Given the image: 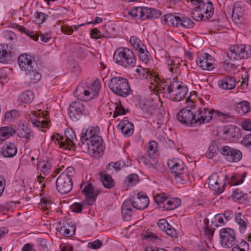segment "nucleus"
Listing matches in <instances>:
<instances>
[{
  "mask_svg": "<svg viewBox=\"0 0 251 251\" xmlns=\"http://www.w3.org/2000/svg\"><path fill=\"white\" fill-rule=\"evenodd\" d=\"M32 57L26 53L21 54L18 60L19 66L22 70L25 72L30 71L33 68Z\"/></svg>",
  "mask_w": 251,
  "mask_h": 251,
  "instance_id": "obj_17",
  "label": "nucleus"
},
{
  "mask_svg": "<svg viewBox=\"0 0 251 251\" xmlns=\"http://www.w3.org/2000/svg\"><path fill=\"white\" fill-rule=\"evenodd\" d=\"M127 112V110H126L124 107L122 105V104L117 105L115 107V109L113 114V117L116 118L118 116L125 115Z\"/></svg>",
  "mask_w": 251,
  "mask_h": 251,
  "instance_id": "obj_55",
  "label": "nucleus"
},
{
  "mask_svg": "<svg viewBox=\"0 0 251 251\" xmlns=\"http://www.w3.org/2000/svg\"><path fill=\"white\" fill-rule=\"evenodd\" d=\"M138 54L141 60L145 64L150 61L151 55L150 52L147 50L146 47L143 50H141L138 51Z\"/></svg>",
  "mask_w": 251,
  "mask_h": 251,
  "instance_id": "obj_49",
  "label": "nucleus"
},
{
  "mask_svg": "<svg viewBox=\"0 0 251 251\" xmlns=\"http://www.w3.org/2000/svg\"><path fill=\"white\" fill-rule=\"evenodd\" d=\"M51 140L54 142L56 144H58L60 148L63 149L64 150H66L67 149H65L64 147H62L61 143L62 142H65L64 138L60 135L59 134H53L51 137Z\"/></svg>",
  "mask_w": 251,
  "mask_h": 251,
  "instance_id": "obj_53",
  "label": "nucleus"
},
{
  "mask_svg": "<svg viewBox=\"0 0 251 251\" xmlns=\"http://www.w3.org/2000/svg\"><path fill=\"white\" fill-rule=\"evenodd\" d=\"M214 116L217 117L222 122L226 121L230 117V115L228 114L222 113L219 111H214Z\"/></svg>",
  "mask_w": 251,
  "mask_h": 251,
  "instance_id": "obj_59",
  "label": "nucleus"
},
{
  "mask_svg": "<svg viewBox=\"0 0 251 251\" xmlns=\"http://www.w3.org/2000/svg\"><path fill=\"white\" fill-rule=\"evenodd\" d=\"M168 166L171 170L173 176L179 174V173L187 169L184 163L180 160H169L168 162Z\"/></svg>",
  "mask_w": 251,
  "mask_h": 251,
  "instance_id": "obj_20",
  "label": "nucleus"
},
{
  "mask_svg": "<svg viewBox=\"0 0 251 251\" xmlns=\"http://www.w3.org/2000/svg\"><path fill=\"white\" fill-rule=\"evenodd\" d=\"M193 4H200V8L205 14L206 19H208L213 14L214 8L213 4L208 0H191Z\"/></svg>",
  "mask_w": 251,
  "mask_h": 251,
  "instance_id": "obj_15",
  "label": "nucleus"
},
{
  "mask_svg": "<svg viewBox=\"0 0 251 251\" xmlns=\"http://www.w3.org/2000/svg\"><path fill=\"white\" fill-rule=\"evenodd\" d=\"M243 181L242 178H240V176H232L231 178V185H237L241 184Z\"/></svg>",
  "mask_w": 251,
  "mask_h": 251,
  "instance_id": "obj_64",
  "label": "nucleus"
},
{
  "mask_svg": "<svg viewBox=\"0 0 251 251\" xmlns=\"http://www.w3.org/2000/svg\"><path fill=\"white\" fill-rule=\"evenodd\" d=\"M179 87L180 88H178V89H177L178 91H177V93L175 94V101H180L185 97L188 93V89L186 86L184 85H182L179 83Z\"/></svg>",
  "mask_w": 251,
  "mask_h": 251,
  "instance_id": "obj_39",
  "label": "nucleus"
},
{
  "mask_svg": "<svg viewBox=\"0 0 251 251\" xmlns=\"http://www.w3.org/2000/svg\"><path fill=\"white\" fill-rule=\"evenodd\" d=\"M8 46L4 44H0V62L3 61L7 54Z\"/></svg>",
  "mask_w": 251,
  "mask_h": 251,
  "instance_id": "obj_56",
  "label": "nucleus"
},
{
  "mask_svg": "<svg viewBox=\"0 0 251 251\" xmlns=\"http://www.w3.org/2000/svg\"><path fill=\"white\" fill-rule=\"evenodd\" d=\"M196 6L192 11V17L194 20L199 21H201L204 17V13L200 8V4H194Z\"/></svg>",
  "mask_w": 251,
  "mask_h": 251,
  "instance_id": "obj_44",
  "label": "nucleus"
},
{
  "mask_svg": "<svg viewBox=\"0 0 251 251\" xmlns=\"http://www.w3.org/2000/svg\"><path fill=\"white\" fill-rule=\"evenodd\" d=\"M4 37L7 41H14L16 39L17 37L16 34L11 31H5L3 32Z\"/></svg>",
  "mask_w": 251,
  "mask_h": 251,
  "instance_id": "obj_61",
  "label": "nucleus"
},
{
  "mask_svg": "<svg viewBox=\"0 0 251 251\" xmlns=\"http://www.w3.org/2000/svg\"><path fill=\"white\" fill-rule=\"evenodd\" d=\"M100 88V85L99 81L97 80H95L92 85V88H91V90H92V95L93 96V98L98 95Z\"/></svg>",
  "mask_w": 251,
  "mask_h": 251,
  "instance_id": "obj_60",
  "label": "nucleus"
},
{
  "mask_svg": "<svg viewBox=\"0 0 251 251\" xmlns=\"http://www.w3.org/2000/svg\"><path fill=\"white\" fill-rule=\"evenodd\" d=\"M74 95L82 101H88L93 98L91 88L86 87L85 84L83 83L77 86L74 92Z\"/></svg>",
  "mask_w": 251,
  "mask_h": 251,
  "instance_id": "obj_13",
  "label": "nucleus"
},
{
  "mask_svg": "<svg viewBox=\"0 0 251 251\" xmlns=\"http://www.w3.org/2000/svg\"><path fill=\"white\" fill-rule=\"evenodd\" d=\"M179 23L178 26H181L186 28H191L194 25L193 21L188 17H180Z\"/></svg>",
  "mask_w": 251,
  "mask_h": 251,
  "instance_id": "obj_46",
  "label": "nucleus"
},
{
  "mask_svg": "<svg viewBox=\"0 0 251 251\" xmlns=\"http://www.w3.org/2000/svg\"><path fill=\"white\" fill-rule=\"evenodd\" d=\"M173 176L177 183L182 184L188 181L189 178L187 169L184 170L181 173H179V174L175 175V176Z\"/></svg>",
  "mask_w": 251,
  "mask_h": 251,
  "instance_id": "obj_42",
  "label": "nucleus"
},
{
  "mask_svg": "<svg viewBox=\"0 0 251 251\" xmlns=\"http://www.w3.org/2000/svg\"><path fill=\"white\" fill-rule=\"evenodd\" d=\"M235 221L239 226V230L241 233H244L247 227V220L244 217H241V213H236L235 214Z\"/></svg>",
  "mask_w": 251,
  "mask_h": 251,
  "instance_id": "obj_34",
  "label": "nucleus"
},
{
  "mask_svg": "<svg viewBox=\"0 0 251 251\" xmlns=\"http://www.w3.org/2000/svg\"><path fill=\"white\" fill-rule=\"evenodd\" d=\"M34 95L33 93L30 91L27 90L23 92L20 96V99L22 102L30 103L34 99Z\"/></svg>",
  "mask_w": 251,
  "mask_h": 251,
  "instance_id": "obj_41",
  "label": "nucleus"
},
{
  "mask_svg": "<svg viewBox=\"0 0 251 251\" xmlns=\"http://www.w3.org/2000/svg\"><path fill=\"white\" fill-rule=\"evenodd\" d=\"M58 231L63 235L71 237L75 234V226L66 224L58 228Z\"/></svg>",
  "mask_w": 251,
  "mask_h": 251,
  "instance_id": "obj_33",
  "label": "nucleus"
},
{
  "mask_svg": "<svg viewBox=\"0 0 251 251\" xmlns=\"http://www.w3.org/2000/svg\"><path fill=\"white\" fill-rule=\"evenodd\" d=\"M162 20L164 24L174 26H178L179 21H180V17L174 16L172 14H168L164 15L162 17Z\"/></svg>",
  "mask_w": 251,
  "mask_h": 251,
  "instance_id": "obj_31",
  "label": "nucleus"
},
{
  "mask_svg": "<svg viewBox=\"0 0 251 251\" xmlns=\"http://www.w3.org/2000/svg\"><path fill=\"white\" fill-rule=\"evenodd\" d=\"M84 112V106L80 101L73 102L69 109V116L73 121L79 120Z\"/></svg>",
  "mask_w": 251,
  "mask_h": 251,
  "instance_id": "obj_12",
  "label": "nucleus"
},
{
  "mask_svg": "<svg viewBox=\"0 0 251 251\" xmlns=\"http://www.w3.org/2000/svg\"><path fill=\"white\" fill-rule=\"evenodd\" d=\"M251 56V50L249 47L244 45H236L231 47L227 51V58L224 60V64L227 66L235 68L232 61L247 58Z\"/></svg>",
  "mask_w": 251,
  "mask_h": 251,
  "instance_id": "obj_3",
  "label": "nucleus"
},
{
  "mask_svg": "<svg viewBox=\"0 0 251 251\" xmlns=\"http://www.w3.org/2000/svg\"><path fill=\"white\" fill-rule=\"evenodd\" d=\"M65 142H62L61 146L64 147L65 149L70 150L71 147L73 146L74 143V138H75V133L73 131H65Z\"/></svg>",
  "mask_w": 251,
  "mask_h": 251,
  "instance_id": "obj_29",
  "label": "nucleus"
},
{
  "mask_svg": "<svg viewBox=\"0 0 251 251\" xmlns=\"http://www.w3.org/2000/svg\"><path fill=\"white\" fill-rule=\"evenodd\" d=\"M150 19H156L161 15V12L158 10L150 8Z\"/></svg>",
  "mask_w": 251,
  "mask_h": 251,
  "instance_id": "obj_63",
  "label": "nucleus"
},
{
  "mask_svg": "<svg viewBox=\"0 0 251 251\" xmlns=\"http://www.w3.org/2000/svg\"><path fill=\"white\" fill-rule=\"evenodd\" d=\"M27 78L30 81L31 83H35L38 82L41 78V75L33 68L30 71L25 72Z\"/></svg>",
  "mask_w": 251,
  "mask_h": 251,
  "instance_id": "obj_38",
  "label": "nucleus"
},
{
  "mask_svg": "<svg viewBox=\"0 0 251 251\" xmlns=\"http://www.w3.org/2000/svg\"><path fill=\"white\" fill-rule=\"evenodd\" d=\"M16 132L15 130L11 126H2L0 128V143L3 142Z\"/></svg>",
  "mask_w": 251,
  "mask_h": 251,
  "instance_id": "obj_30",
  "label": "nucleus"
},
{
  "mask_svg": "<svg viewBox=\"0 0 251 251\" xmlns=\"http://www.w3.org/2000/svg\"><path fill=\"white\" fill-rule=\"evenodd\" d=\"M157 224L159 228L164 231L168 235L172 238L176 237L177 235L176 230L169 225L166 220L161 219L159 220Z\"/></svg>",
  "mask_w": 251,
  "mask_h": 251,
  "instance_id": "obj_23",
  "label": "nucleus"
},
{
  "mask_svg": "<svg viewBox=\"0 0 251 251\" xmlns=\"http://www.w3.org/2000/svg\"><path fill=\"white\" fill-rule=\"evenodd\" d=\"M220 243L224 248H230L236 243L235 231L230 228H222L220 231Z\"/></svg>",
  "mask_w": 251,
  "mask_h": 251,
  "instance_id": "obj_8",
  "label": "nucleus"
},
{
  "mask_svg": "<svg viewBox=\"0 0 251 251\" xmlns=\"http://www.w3.org/2000/svg\"><path fill=\"white\" fill-rule=\"evenodd\" d=\"M220 152L225 159L229 162H237L242 157V152L238 150L232 148L228 146H223L220 149Z\"/></svg>",
  "mask_w": 251,
  "mask_h": 251,
  "instance_id": "obj_11",
  "label": "nucleus"
},
{
  "mask_svg": "<svg viewBox=\"0 0 251 251\" xmlns=\"http://www.w3.org/2000/svg\"><path fill=\"white\" fill-rule=\"evenodd\" d=\"M118 127L126 136H130L133 133V124L127 120H125L121 122L118 125Z\"/></svg>",
  "mask_w": 251,
  "mask_h": 251,
  "instance_id": "obj_25",
  "label": "nucleus"
},
{
  "mask_svg": "<svg viewBox=\"0 0 251 251\" xmlns=\"http://www.w3.org/2000/svg\"><path fill=\"white\" fill-rule=\"evenodd\" d=\"M20 113L18 110L13 109L5 113V118L9 121H11L18 117Z\"/></svg>",
  "mask_w": 251,
  "mask_h": 251,
  "instance_id": "obj_51",
  "label": "nucleus"
},
{
  "mask_svg": "<svg viewBox=\"0 0 251 251\" xmlns=\"http://www.w3.org/2000/svg\"><path fill=\"white\" fill-rule=\"evenodd\" d=\"M20 30L21 31L24 32L25 34H26L27 36L30 37L31 39H32L34 41H37L38 39V36L36 35L35 33L34 32L30 31L28 29L26 28L24 26H21L20 27Z\"/></svg>",
  "mask_w": 251,
  "mask_h": 251,
  "instance_id": "obj_54",
  "label": "nucleus"
},
{
  "mask_svg": "<svg viewBox=\"0 0 251 251\" xmlns=\"http://www.w3.org/2000/svg\"><path fill=\"white\" fill-rule=\"evenodd\" d=\"M149 199L146 194L138 193L132 199L126 200L123 203L121 211L124 220H130L132 213V208L143 210L146 208L149 204Z\"/></svg>",
  "mask_w": 251,
  "mask_h": 251,
  "instance_id": "obj_2",
  "label": "nucleus"
},
{
  "mask_svg": "<svg viewBox=\"0 0 251 251\" xmlns=\"http://www.w3.org/2000/svg\"><path fill=\"white\" fill-rule=\"evenodd\" d=\"M136 72L137 75L139 76L144 77L145 78H148L150 76L151 78L153 79V82H152L151 84L155 86L160 80V78L156 75L151 74L149 69L138 66V68L136 69Z\"/></svg>",
  "mask_w": 251,
  "mask_h": 251,
  "instance_id": "obj_18",
  "label": "nucleus"
},
{
  "mask_svg": "<svg viewBox=\"0 0 251 251\" xmlns=\"http://www.w3.org/2000/svg\"><path fill=\"white\" fill-rule=\"evenodd\" d=\"M157 144L154 141H150L148 143L147 152L149 156L151 158H154L157 151Z\"/></svg>",
  "mask_w": 251,
  "mask_h": 251,
  "instance_id": "obj_47",
  "label": "nucleus"
},
{
  "mask_svg": "<svg viewBox=\"0 0 251 251\" xmlns=\"http://www.w3.org/2000/svg\"><path fill=\"white\" fill-rule=\"evenodd\" d=\"M235 110L241 115H245L250 111V103L246 100L237 103L235 106Z\"/></svg>",
  "mask_w": 251,
  "mask_h": 251,
  "instance_id": "obj_32",
  "label": "nucleus"
},
{
  "mask_svg": "<svg viewBox=\"0 0 251 251\" xmlns=\"http://www.w3.org/2000/svg\"><path fill=\"white\" fill-rule=\"evenodd\" d=\"M218 86L223 89L231 90L235 88L236 84L235 79L230 76H226L218 81Z\"/></svg>",
  "mask_w": 251,
  "mask_h": 251,
  "instance_id": "obj_21",
  "label": "nucleus"
},
{
  "mask_svg": "<svg viewBox=\"0 0 251 251\" xmlns=\"http://www.w3.org/2000/svg\"><path fill=\"white\" fill-rule=\"evenodd\" d=\"M47 112H46V115L43 113H39V117H36V119H33L30 116H29V121L32 123L34 126L37 127L41 130L42 128H45L47 126L48 124L47 120V118L44 117L46 116Z\"/></svg>",
  "mask_w": 251,
  "mask_h": 251,
  "instance_id": "obj_22",
  "label": "nucleus"
},
{
  "mask_svg": "<svg viewBox=\"0 0 251 251\" xmlns=\"http://www.w3.org/2000/svg\"><path fill=\"white\" fill-rule=\"evenodd\" d=\"M100 180L105 188L111 189L114 186V181L111 176L105 173H100Z\"/></svg>",
  "mask_w": 251,
  "mask_h": 251,
  "instance_id": "obj_35",
  "label": "nucleus"
},
{
  "mask_svg": "<svg viewBox=\"0 0 251 251\" xmlns=\"http://www.w3.org/2000/svg\"><path fill=\"white\" fill-rule=\"evenodd\" d=\"M108 86L113 93L123 97H126L130 94L131 89L128 81L122 77H113L108 83Z\"/></svg>",
  "mask_w": 251,
  "mask_h": 251,
  "instance_id": "obj_6",
  "label": "nucleus"
},
{
  "mask_svg": "<svg viewBox=\"0 0 251 251\" xmlns=\"http://www.w3.org/2000/svg\"><path fill=\"white\" fill-rule=\"evenodd\" d=\"M244 9L242 7L240 2H236L233 5L232 10V18L235 23H238L240 20L243 17Z\"/></svg>",
  "mask_w": 251,
  "mask_h": 251,
  "instance_id": "obj_27",
  "label": "nucleus"
},
{
  "mask_svg": "<svg viewBox=\"0 0 251 251\" xmlns=\"http://www.w3.org/2000/svg\"><path fill=\"white\" fill-rule=\"evenodd\" d=\"M213 59L211 55L207 53H204L198 57L197 60V64L204 70L210 71L214 68Z\"/></svg>",
  "mask_w": 251,
  "mask_h": 251,
  "instance_id": "obj_16",
  "label": "nucleus"
},
{
  "mask_svg": "<svg viewBox=\"0 0 251 251\" xmlns=\"http://www.w3.org/2000/svg\"><path fill=\"white\" fill-rule=\"evenodd\" d=\"M166 62L168 69L173 75L179 74L180 63L178 59L167 58L166 59Z\"/></svg>",
  "mask_w": 251,
  "mask_h": 251,
  "instance_id": "obj_28",
  "label": "nucleus"
},
{
  "mask_svg": "<svg viewBox=\"0 0 251 251\" xmlns=\"http://www.w3.org/2000/svg\"><path fill=\"white\" fill-rule=\"evenodd\" d=\"M232 198L236 201H242L247 199V195L244 194L239 189H236L232 195Z\"/></svg>",
  "mask_w": 251,
  "mask_h": 251,
  "instance_id": "obj_52",
  "label": "nucleus"
},
{
  "mask_svg": "<svg viewBox=\"0 0 251 251\" xmlns=\"http://www.w3.org/2000/svg\"><path fill=\"white\" fill-rule=\"evenodd\" d=\"M214 110L207 108L199 109L196 111L197 125H201L204 123L209 122L214 115Z\"/></svg>",
  "mask_w": 251,
  "mask_h": 251,
  "instance_id": "obj_14",
  "label": "nucleus"
},
{
  "mask_svg": "<svg viewBox=\"0 0 251 251\" xmlns=\"http://www.w3.org/2000/svg\"><path fill=\"white\" fill-rule=\"evenodd\" d=\"M181 204V200L179 198H175L167 201L164 204L163 208L164 210H171L179 206Z\"/></svg>",
  "mask_w": 251,
  "mask_h": 251,
  "instance_id": "obj_36",
  "label": "nucleus"
},
{
  "mask_svg": "<svg viewBox=\"0 0 251 251\" xmlns=\"http://www.w3.org/2000/svg\"><path fill=\"white\" fill-rule=\"evenodd\" d=\"M128 166V164H126L125 161L122 160L119 161L116 163L111 162L107 166V169L112 170L113 169L116 172L120 171L122 168L124 167Z\"/></svg>",
  "mask_w": 251,
  "mask_h": 251,
  "instance_id": "obj_43",
  "label": "nucleus"
},
{
  "mask_svg": "<svg viewBox=\"0 0 251 251\" xmlns=\"http://www.w3.org/2000/svg\"><path fill=\"white\" fill-rule=\"evenodd\" d=\"M220 143L218 142L213 141L208 148V151L206 153V156L209 158H212L215 155L218 154L220 151Z\"/></svg>",
  "mask_w": 251,
  "mask_h": 251,
  "instance_id": "obj_37",
  "label": "nucleus"
},
{
  "mask_svg": "<svg viewBox=\"0 0 251 251\" xmlns=\"http://www.w3.org/2000/svg\"><path fill=\"white\" fill-rule=\"evenodd\" d=\"M47 15L41 12H37L35 14V22L38 24H42L46 20Z\"/></svg>",
  "mask_w": 251,
  "mask_h": 251,
  "instance_id": "obj_57",
  "label": "nucleus"
},
{
  "mask_svg": "<svg viewBox=\"0 0 251 251\" xmlns=\"http://www.w3.org/2000/svg\"><path fill=\"white\" fill-rule=\"evenodd\" d=\"M80 140L82 144L86 143L88 152L92 156L99 158L103 155L104 147L102 144V138L99 135L97 126L89 127L81 133Z\"/></svg>",
  "mask_w": 251,
  "mask_h": 251,
  "instance_id": "obj_1",
  "label": "nucleus"
},
{
  "mask_svg": "<svg viewBox=\"0 0 251 251\" xmlns=\"http://www.w3.org/2000/svg\"><path fill=\"white\" fill-rule=\"evenodd\" d=\"M165 82L160 79L157 85L156 88L158 91H163L164 96L170 100L174 101L176 95L177 93V89L179 87V82L178 81H173L165 88Z\"/></svg>",
  "mask_w": 251,
  "mask_h": 251,
  "instance_id": "obj_9",
  "label": "nucleus"
},
{
  "mask_svg": "<svg viewBox=\"0 0 251 251\" xmlns=\"http://www.w3.org/2000/svg\"><path fill=\"white\" fill-rule=\"evenodd\" d=\"M130 43L136 51L143 50L146 47L144 43L137 37L132 36L130 39Z\"/></svg>",
  "mask_w": 251,
  "mask_h": 251,
  "instance_id": "obj_40",
  "label": "nucleus"
},
{
  "mask_svg": "<svg viewBox=\"0 0 251 251\" xmlns=\"http://www.w3.org/2000/svg\"><path fill=\"white\" fill-rule=\"evenodd\" d=\"M113 58L118 64L126 68H133L136 64V58L134 52L127 48L117 49Z\"/></svg>",
  "mask_w": 251,
  "mask_h": 251,
  "instance_id": "obj_5",
  "label": "nucleus"
},
{
  "mask_svg": "<svg viewBox=\"0 0 251 251\" xmlns=\"http://www.w3.org/2000/svg\"><path fill=\"white\" fill-rule=\"evenodd\" d=\"M38 168L44 175H48L50 173L51 167L50 163L48 161H40L38 164Z\"/></svg>",
  "mask_w": 251,
  "mask_h": 251,
  "instance_id": "obj_48",
  "label": "nucleus"
},
{
  "mask_svg": "<svg viewBox=\"0 0 251 251\" xmlns=\"http://www.w3.org/2000/svg\"><path fill=\"white\" fill-rule=\"evenodd\" d=\"M138 176L136 174H131L126 178V180L129 186H133L138 182Z\"/></svg>",
  "mask_w": 251,
  "mask_h": 251,
  "instance_id": "obj_58",
  "label": "nucleus"
},
{
  "mask_svg": "<svg viewBox=\"0 0 251 251\" xmlns=\"http://www.w3.org/2000/svg\"><path fill=\"white\" fill-rule=\"evenodd\" d=\"M83 25V24H81L78 25H73L72 26H69L67 25H62L61 27V30L65 34L71 35L74 31L77 30L80 26Z\"/></svg>",
  "mask_w": 251,
  "mask_h": 251,
  "instance_id": "obj_45",
  "label": "nucleus"
},
{
  "mask_svg": "<svg viewBox=\"0 0 251 251\" xmlns=\"http://www.w3.org/2000/svg\"><path fill=\"white\" fill-rule=\"evenodd\" d=\"M17 135L20 138H24L28 140H31L34 137L30 128L27 124H23L22 126L18 130Z\"/></svg>",
  "mask_w": 251,
  "mask_h": 251,
  "instance_id": "obj_26",
  "label": "nucleus"
},
{
  "mask_svg": "<svg viewBox=\"0 0 251 251\" xmlns=\"http://www.w3.org/2000/svg\"><path fill=\"white\" fill-rule=\"evenodd\" d=\"M17 152L16 145L11 142L6 143L1 150V154L5 157H12Z\"/></svg>",
  "mask_w": 251,
  "mask_h": 251,
  "instance_id": "obj_24",
  "label": "nucleus"
},
{
  "mask_svg": "<svg viewBox=\"0 0 251 251\" xmlns=\"http://www.w3.org/2000/svg\"><path fill=\"white\" fill-rule=\"evenodd\" d=\"M75 174L73 167H67L57 177L56 180V187L58 192L61 194L69 193L73 188L72 177Z\"/></svg>",
  "mask_w": 251,
  "mask_h": 251,
  "instance_id": "obj_4",
  "label": "nucleus"
},
{
  "mask_svg": "<svg viewBox=\"0 0 251 251\" xmlns=\"http://www.w3.org/2000/svg\"><path fill=\"white\" fill-rule=\"evenodd\" d=\"M207 183L209 188L216 195L222 193L225 190V181L217 173H214L209 176Z\"/></svg>",
  "mask_w": 251,
  "mask_h": 251,
  "instance_id": "obj_7",
  "label": "nucleus"
},
{
  "mask_svg": "<svg viewBox=\"0 0 251 251\" xmlns=\"http://www.w3.org/2000/svg\"><path fill=\"white\" fill-rule=\"evenodd\" d=\"M196 111L191 110V108H182L177 114V120L182 124L193 126L197 124Z\"/></svg>",
  "mask_w": 251,
  "mask_h": 251,
  "instance_id": "obj_10",
  "label": "nucleus"
},
{
  "mask_svg": "<svg viewBox=\"0 0 251 251\" xmlns=\"http://www.w3.org/2000/svg\"><path fill=\"white\" fill-rule=\"evenodd\" d=\"M102 245L101 241L97 240L95 241L90 242L88 244V247L94 250L100 248Z\"/></svg>",
  "mask_w": 251,
  "mask_h": 251,
  "instance_id": "obj_62",
  "label": "nucleus"
},
{
  "mask_svg": "<svg viewBox=\"0 0 251 251\" xmlns=\"http://www.w3.org/2000/svg\"><path fill=\"white\" fill-rule=\"evenodd\" d=\"M143 7H135L130 9L128 13L132 17L135 18L137 17L138 19L141 20L142 17V13L141 12V10H143Z\"/></svg>",
  "mask_w": 251,
  "mask_h": 251,
  "instance_id": "obj_50",
  "label": "nucleus"
},
{
  "mask_svg": "<svg viewBox=\"0 0 251 251\" xmlns=\"http://www.w3.org/2000/svg\"><path fill=\"white\" fill-rule=\"evenodd\" d=\"M82 193L86 196V203L89 205L93 204L95 201L97 193L94 191L92 184L89 183L85 185Z\"/></svg>",
  "mask_w": 251,
  "mask_h": 251,
  "instance_id": "obj_19",
  "label": "nucleus"
}]
</instances>
